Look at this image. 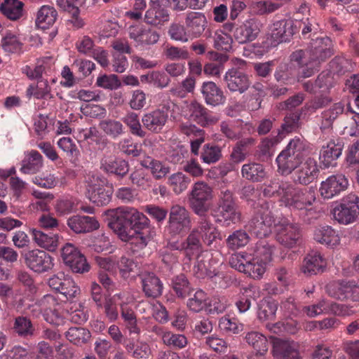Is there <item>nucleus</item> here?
<instances>
[{
    "label": "nucleus",
    "mask_w": 359,
    "mask_h": 359,
    "mask_svg": "<svg viewBox=\"0 0 359 359\" xmlns=\"http://www.w3.org/2000/svg\"><path fill=\"white\" fill-rule=\"evenodd\" d=\"M276 238L282 245L292 248L301 238L299 226H273Z\"/></svg>",
    "instance_id": "obj_24"
},
{
    "label": "nucleus",
    "mask_w": 359,
    "mask_h": 359,
    "mask_svg": "<svg viewBox=\"0 0 359 359\" xmlns=\"http://www.w3.org/2000/svg\"><path fill=\"white\" fill-rule=\"evenodd\" d=\"M213 46L218 50L229 52L232 49L233 39L231 35L222 30L215 32L213 36Z\"/></svg>",
    "instance_id": "obj_54"
},
{
    "label": "nucleus",
    "mask_w": 359,
    "mask_h": 359,
    "mask_svg": "<svg viewBox=\"0 0 359 359\" xmlns=\"http://www.w3.org/2000/svg\"><path fill=\"white\" fill-rule=\"evenodd\" d=\"M101 169L107 173L123 177L128 172V163L116 157H104L101 161Z\"/></svg>",
    "instance_id": "obj_35"
},
{
    "label": "nucleus",
    "mask_w": 359,
    "mask_h": 359,
    "mask_svg": "<svg viewBox=\"0 0 359 359\" xmlns=\"http://www.w3.org/2000/svg\"><path fill=\"white\" fill-rule=\"evenodd\" d=\"M212 254L208 251L201 252L197 255L194 272L198 278H203L205 276L212 278L217 275L215 268L213 266L215 261L212 260Z\"/></svg>",
    "instance_id": "obj_23"
},
{
    "label": "nucleus",
    "mask_w": 359,
    "mask_h": 359,
    "mask_svg": "<svg viewBox=\"0 0 359 359\" xmlns=\"http://www.w3.org/2000/svg\"><path fill=\"white\" fill-rule=\"evenodd\" d=\"M153 331L161 338L163 343L168 346L182 348L187 344V337L183 334H174L161 327H154Z\"/></svg>",
    "instance_id": "obj_38"
},
{
    "label": "nucleus",
    "mask_w": 359,
    "mask_h": 359,
    "mask_svg": "<svg viewBox=\"0 0 359 359\" xmlns=\"http://www.w3.org/2000/svg\"><path fill=\"white\" fill-rule=\"evenodd\" d=\"M141 165L149 169L154 177L156 179H161L169 172V168L168 167L163 165L161 161L149 156L142 161Z\"/></svg>",
    "instance_id": "obj_48"
},
{
    "label": "nucleus",
    "mask_w": 359,
    "mask_h": 359,
    "mask_svg": "<svg viewBox=\"0 0 359 359\" xmlns=\"http://www.w3.org/2000/svg\"><path fill=\"white\" fill-rule=\"evenodd\" d=\"M274 248L266 241H259L253 249H248L246 252H250L256 259L260 260L264 264H268L272 260Z\"/></svg>",
    "instance_id": "obj_42"
},
{
    "label": "nucleus",
    "mask_w": 359,
    "mask_h": 359,
    "mask_svg": "<svg viewBox=\"0 0 359 359\" xmlns=\"http://www.w3.org/2000/svg\"><path fill=\"white\" fill-rule=\"evenodd\" d=\"M183 112L184 117L189 121L195 122L204 128L213 126L219 121V118L215 114L196 100L191 101Z\"/></svg>",
    "instance_id": "obj_9"
},
{
    "label": "nucleus",
    "mask_w": 359,
    "mask_h": 359,
    "mask_svg": "<svg viewBox=\"0 0 359 359\" xmlns=\"http://www.w3.org/2000/svg\"><path fill=\"white\" fill-rule=\"evenodd\" d=\"M207 20L204 14L189 12L185 19V25L191 39L199 37L204 32Z\"/></svg>",
    "instance_id": "obj_30"
},
{
    "label": "nucleus",
    "mask_w": 359,
    "mask_h": 359,
    "mask_svg": "<svg viewBox=\"0 0 359 359\" xmlns=\"http://www.w3.org/2000/svg\"><path fill=\"white\" fill-rule=\"evenodd\" d=\"M273 356L276 359H301L299 345L293 341L278 340L273 346Z\"/></svg>",
    "instance_id": "obj_27"
},
{
    "label": "nucleus",
    "mask_w": 359,
    "mask_h": 359,
    "mask_svg": "<svg viewBox=\"0 0 359 359\" xmlns=\"http://www.w3.org/2000/svg\"><path fill=\"white\" fill-rule=\"evenodd\" d=\"M255 140L252 137L243 139L236 142L231 154V159L235 163L244 161L248 154L247 147L254 144Z\"/></svg>",
    "instance_id": "obj_46"
},
{
    "label": "nucleus",
    "mask_w": 359,
    "mask_h": 359,
    "mask_svg": "<svg viewBox=\"0 0 359 359\" xmlns=\"http://www.w3.org/2000/svg\"><path fill=\"white\" fill-rule=\"evenodd\" d=\"M313 238L318 243L329 247H334L339 244V231L331 226H318L314 231Z\"/></svg>",
    "instance_id": "obj_31"
},
{
    "label": "nucleus",
    "mask_w": 359,
    "mask_h": 359,
    "mask_svg": "<svg viewBox=\"0 0 359 359\" xmlns=\"http://www.w3.org/2000/svg\"><path fill=\"white\" fill-rule=\"evenodd\" d=\"M241 172L243 178L252 182H261L266 177L264 166L254 161L243 165Z\"/></svg>",
    "instance_id": "obj_36"
},
{
    "label": "nucleus",
    "mask_w": 359,
    "mask_h": 359,
    "mask_svg": "<svg viewBox=\"0 0 359 359\" xmlns=\"http://www.w3.org/2000/svg\"><path fill=\"white\" fill-rule=\"evenodd\" d=\"M290 58L291 62L295 63L302 69L298 74V80L309 78L317 72L316 65L310 61L308 49L295 50L290 55Z\"/></svg>",
    "instance_id": "obj_21"
},
{
    "label": "nucleus",
    "mask_w": 359,
    "mask_h": 359,
    "mask_svg": "<svg viewBox=\"0 0 359 359\" xmlns=\"http://www.w3.org/2000/svg\"><path fill=\"white\" fill-rule=\"evenodd\" d=\"M212 189L204 182L194 184L190 197L191 208L198 215L203 214L208 208L213 197Z\"/></svg>",
    "instance_id": "obj_11"
},
{
    "label": "nucleus",
    "mask_w": 359,
    "mask_h": 359,
    "mask_svg": "<svg viewBox=\"0 0 359 359\" xmlns=\"http://www.w3.org/2000/svg\"><path fill=\"white\" fill-rule=\"evenodd\" d=\"M27 266L36 273H44L50 270L53 266V258L43 250L34 249L24 254Z\"/></svg>",
    "instance_id": "obj_12"
},
{
    "label": "nucleus",
    "mask_w": 359,
    "mask_h": 359,
    "mask_svg": "<svg viewBox=\"0 0 359 359\" xmlns=\"http://www.w3.org/2000/svg\"><path fill=\"white\" fill-rule=\"evenodd\" d=\"M117 268L121 277L126 279L130 277L133 273L135 272L137 264L133 259L123 256L117 262Z\"/></svg>",
    "instance_id": "obj_64"
},
{
    "label": "nucleus",
    "mask_w": 359,
    "mask_h": 359,
    "mask_svg": "<svg viewBox=\"0 0 359 359\" xmlns=\"http://www.w3.org/2000/svg\"><path fill=\"white\" fill-rule=\"evenodd\" d=\"M245 341L257 352L256 356L264 359L269 348V342L265 335L258 331H250L245 334Z\"/></svg>",
    "instance_id": "obj_33"
},
{
    "label": "nucleus",
    "mask_w": 359,
    "mask_h": 359,
    "mask_svg": "<svg viewBox=\"0 0 359 359\" xmlns=\"http://www.w3.org/2000/svg\"><path fill=\"white\" fill-rule=\"evenodd\" d=\"M277 309V302L273 300L263 299L258 304L257 317L261 321L273 320Z\"/></svg>",
    "instance_id": "obj_45"
},
{
    "label": "nucleus",
    "mask_w": 359,
    "mask_h": 359,
    "mask_svg": "<svg viewBox=\"0 0 359 359\" xmlns=\"http://www.w3.org/2000/svg\"><path fill=\"white\" fill-rule=\"evenodd\" d=\"M310 61L316 65L317 72L320 65L334 55L333 43L327 36L312 39L308 48Z\"/></svg>",
    "instance_id": "obj_10"
},
{
    "label": "nucleus",
    "mask_w": 359,
    "mask_h": 359,
    "mask_svg": "<svg viewBox=\"0 0 359 359\" xmlns=\"http://www.w3.org/2000/svg\"><path fill=\"white\" fill-rule=\"evenodd\" d=\"M359 198L350 194L343 198L339 205L332 211L334 219L341 224H349L354 222L359 216Z\"/></svg>",
    "instance_id": "obj_6"
},
{
    "label": "nucleus",
    "mask_w": 359,
    "mask_h": 359,
    "mask_svg": "<svg viewBox=\"0 0 359 359\" xmlns=\"http://www.w3.org/2000/svg\"><path fill=\"white\" fill-rule=\"evenodd\" d=\"M280 6L281 4L279 3L272 2L269 0L259 1L252 3L251 10L254 14L262 15L276 11Z\"/></svg>",
    "instance_id": "obj_56"
},
{
    "label": "nucleus",
    "mask_w": 359,
    "mask_h": 359,
    "mask_svg": "<svg viewBox=\"0 0 359 359\" xmlns=\"http://www.w3.org/2000/svg\"><path fill=\"white\" fill-rule=\"evenodd\" d=\"M351 281L337 280L330 282L326 285V292L329 296L338 300L348 299Z\"/></svg>",
    "instance_id": "obj_39"
},
{
    "label": "nucleus",
    "mask_w": 359,
    "mask_h": 359,
    "mask_svg": "<svg viewBox=\"0 0 359 359\" xmlns=\"http://www.w3.org/2000/svg\"><path fill=\"white\" fill-rule=\"evenodd\" d=\"M169 20V9L161 8L149 7L144 18L146 24L159 27L164 25Z\"/></svg>",
    "instance_id": "obj_37"
},
{
    "label": "nucleus",
    "mask_w": 359,
    "mask_h": 359,
    "mask_svg": "<svg viewBox=\"0 0 359 359\" xmlns=\"http://www.w3.org/2000/svg\"><path fill=\"white\" fill-rule=\"evenodd\" d=\"M348 186V180L344 175H334L321 182L320 192L324 198L329 199L345 191Z\"/></svg>",
    "instance_id": "obj_18"
},
{
    "label": "nucleus",
    "mask_w": 359,
    "mask_h": 359,
    "mask_svg": "<svg viewBox=\"0 0 359 359\" xmlns=\"http://www.w3.org/2000/svg\"><path fill=\"white\" fill-rule=\"evenodd\" d=\"M32 236L37 245L50 252L55 251L59 245V236L47 228L42 231L32 229Z\"/></svg>",
    "instance_id": "obj_26"
},
{
    "label": "nucleus",
    "mask_w": 359,
    "mask_h": 359,
    "mask_svg": "<svg viewBox=\"0 0 359 359\" xmlns=\"http://www.w3.org/2000/svg\"><path fill=\"white\" fill-rule=\"evenodd\" d=\"M48 284L53 290L60 292L67 300H72L80 293V288L69 276L60 273L51 276Z\"/></svg>",
    "instance_id": "obj_13"
},
{
    "label": "nucleus",
    "mask_w": 359,
    "mask_h": 359,
    "mask_svg": "<svg viewBox=\"0 0 359 359\" xmlns=\"http://www.w3.org/2000/svg\"><path fill=\"white\" fill-rule=\"evenodd\" d=\"M187 306L191 311L196 313L206 309L208 306V296L206 293L202 290H198L193 297L188 299Z\"/></svg>",
    "instance_id": "obj_49"
},
{
    "label": "nucleus",
    "mask_w": 359,
    "mask_h": 359,
    "mask_svg": "<svg viewBox=\"0 0 359 359\" xmlns=\"http://www.w3.org/2000/svg\"><path fill=\"white\" fill-rule=\"evenodd\" d=\"M245 297H241L236 302V306L241 313H244L250 309L251 303L248 297H250L253 299L259 297V290L255 286H249L245 289Z\"/></svg>",
    "instance_id": "obj_59"
},
{
    "label": "nucleus",
    "mask_w": 359,
    "mask_h": 359,
    "mask_svg": "<svg viewBox=\"0 0 359 359\" xmlns=\"http://www.w3.org/2000/svg\"><path fill=\"white\" fill-rule=\"evenodd\" d=\"M307 149L306 142L300 138L291 140L276 158L278 172L285 176L291 174L302 164Z\"/></svg>",
    "instance_id": "obj_2"
},
{
    "label": "nucleus",
    "mask_w": 359,
    "mask_h": 359,
    "mask_svg": "<svg viewBox=\"0 0 359 359\" xmlns=\"http://www.w3.org/2000/svg\"><path fill=\"white\" fill-rule=\"evenodd\" d=\"M57 17V12L53 6H42L36 13V25L38 27L46 29L53 25Z\"/></svg>",
    "instance_id": "obj_40"
},
{
    "label": "nucleus",
    "mask_w": 359,
    "mask_h": 359,
    "mask_svg": "<svg viewBox=\"0 0 359 359\" xmlns=\"http://www.w3.org/2000/svg\"><path fill=\"white\" fill-rule=\"evenodd\" d=\"M39 306L47 323L55 326L65 323V320L67 318L66 311L63 310V305L53 295H44L39 301Z\"/></svg>",
    "instance_id": "obj_7"
},
{
    "label": "nucleus",
    "mask_w": 359,
    "mask_h": 359,
    "mask_svg": "<svg viewBox=\"0 0 359 359\" xmlns=\"http://www.w3.org/2000/svg\"><path fill=\"white\" fill-rule=\"evenodd\" d=\"M140 276L146 296L156 298L162 294L163 285L158 276L153 273H144Z\"/></svg>",
    "instance_id": "obj_29"
},
{
    "label": "nucleus",
    "mask_w": 359,
    "mask_h": 359,
    "mask_svg": "<svg viewBox=\"0 0 359 359\" xmlns=\"http://www.w3.org/2000/svg\"><path fill=\"white\" fill-rule=\"evenodd\" d=\"M117 236L124 242H130L140 248H144L148 243L147 236L149 226H109Z\"/></svg>",
    "instance_id": "obj_8"
},
{
    "label": "nucleus",
    "mask_w": 359,
    "mask_h": 359,
    "mask_svg": "<svg viewBox=\"0 0 359 359\" xmlns=\"http://www.w3.org/2000/svg\"><path fill=\"white\" fill-rule=\"evenodd\" d=\"M343 145L340 143L330 142L323 146L320 153V160L325 168L335 165V161L341 155Z\"/></svg>",
    "instance_id": "obj_34"
},
{
    "label": "nucleus",
    "mask_w": 359,
    "mask_h": 359,
    "mask_svg": "<svg viewBox=\"0 0 359 359\" xmlns=\"http://www.w3.org/2000/svg\"><path fill=\"white\" fill-rule=\"evenodd\" d=\"M129 37L136 47L144 48L156 43L159 40V33L143 25L130 26L128 30Z\"/></svg>",
    "instance_id": "obj_16"
},
{
    "label": "nucleus",
    "mask_w": 359,
    "mask_h": 359,
    "mask_svg": "<svg viewBox=\"0 0 359 359\" xmlns=\"http://www.w3.org/2000/svg\"><path fill=\"white\" fill-rule=\"evenodd\" d=\"M316 201L315 191L311 188H299L293 184L285 186V196L282 203L285 206L301 212L304 222H311L318 213L310 208Z\"/></svg>",
    "instance_id": "obj_1"
},
{
    "label": "nucleus",
    "mask_w": 359,
    "mask_h": 359,
    "mask_svg": "<svg viewBox=\"0 0 359 359\" xmlns=\"http://www.w3.org/2000/svg\"><path fill=\"white\" fill-rule=\"evenodd\" d=\"M134 308L135 307L121 309V316L130 334H138L140 332V328L137 323Z\"/></svg>",
    "instance_id": "obj_55"
},
{
    "label": "nucleus",
    "mask_w": 359,
    "mask_h": 359,
    "mask_svg": "<svg viewBox=\"0 0 359 359\" xmlns=\"http://www.w3.org/2000/svg\"><path fill=\"white\" fill-rule=\"evenodd\" d=\"M295 22L290 19L276 21L271 27V38L278 43L289 41L297 32Z\"/></svg>",
    "instance_id": "obj_19"
},
{
    "label": "nucleus",
    "mask_w": 359,
    "mask_h": 359,
    "mask_svg": "<svg viewBox=\"0 0 359 359\" xmlns=\"http://www.w3.org/2000/svg\"><path fill=\"white\" fill-rule=\"evenodd\" d=\"M170 104L171 102H168L163 104L161 109H157L145 114L142 118L143 126L151 133H161L168 120V111Z\"/></svg>",
    "instance_id": "obj_15"
},
{
    "label": "nucleus",
    "mask_w": 359,
    "mask_h": 359,
    "mask_svg": "<svg viewBox=\"0 0 359 359\" xmlns=\"http://www.w3.org/2000/svg\"><path fill=\"white\" fill-rule=\"evenodd\" d=\"M201 93L208 105L217 106L224 103L226 97L222 89L212 81H205L201 86Z\"/></svg>",
    "instance_id": "obj_28"
},
{
    "label": "nucleus",
    "mask_w": 359,
    "mask_h": 359,
    "mask_svg": "<svg viewBox=\"0 0 359 359\" xmlns=\"http://www.w3.org/2000/svg\"><path fill=\"white\" fill-rule=\"evenodd\" d=\"M66 337L70 342L81 345L90 338V333L83 327H72L67 332Z\"/></svg>",
    "instance_id": "obj_53"
},
{
    "label": "nucleus",
    "mask_w": 359,
    "mask_h": 359,
    "mask_svg": "<svg viewBox=\"0 0 359 359\" xmlns=\"http://www.w3.org/2000/svg\"><path fill=\"white\" fill-rule=\"evenodd\" d=\"M319 170L316 161L312 158H308L294 170V182L301 184H309L318 175Z\"/></svg>",
    "instance_id": "obj_22"
},
{
    "label": "nucleus",
    "mask_w": 359,
    "mask_h": 359,
    "mask_svg": "<svg viewBox=\"0 0 359 359\" xmlns=\"http://www.w3.org/2000/svg\"><path fill=\"white\" fill-rule=\"evenodd\" d=\"M130 179L133 184L143 190H147L151 186V178L145 172L143 168L133 171L130 175Z\"/></svg>",
    "instance_id": "obj_58"
},
{
    "label": "nucleus",
    "mask_w": 359,
    "mask_h": 359,
    "mask_svg": "<svg viewBox=\"0 0 359 359\" xmlns=\"http://www.w3.org/2000/svg\"><path fill=\"white\" fill-rule=\"evenodd\" d=\"M259 32V22L255 18H250L236 28L233 36L239 43H245L255 40Z\"/></svg>",
    "instance_id": "obj_20"
},
{
    "label": "nucleus",
    "mask_w": 359,
    "mask_h": 359,
    "mask_svg": "<svg viewBox=\"0 0 359 359\" xmlns=\"http://www.w3.org/2000/svg\"><path fill=\"white\" fill-rule=\"evenodd\" d=\"M222 156L220 147L208 143L203 145L200 157L203 163L212 164L218 162Z\"/></svg>",
    "instance_id": "obj_47"
},
{
    "label": "nucleus",
    "mask_w": 359,
    "mask_h": 359,
    "mask_svg": "<svg viewBox=\"0 0 359 359\" xmlns=\"http://www.w3.org/2000/svg\"><path fill=\"white\" fill-rule=\"evenodd\" d=\"M230 266L236 271L254 278L260 279L266 271L267 265L255 259L250 252L233 254L229 259Z\"/></svg>",
    "instance_id": "obj_3"
},
{
    "label": "nucleus",
    "mask_w": 359,
    "mask_h": 359,
    "mask_svg": "<svg viewBox=\"0 0 359 359\" xmlns=\"http://www.w3.org/2000/svg\"><path fill=\"white\" fill-rule=\"evenodd\" d=\"M43 165V156L41 154L36 150H31L22 161L20 171L25 175H33L39 172Z\"/></svg>",
    "instance_id": "obj_32"
},
{
    "label": "nucleus",
    "mask_w": 359,
    "mask_h": 359,
    "mask_svg": "<svg viewBox=\"0 0 359 359\" xmlns=\"http://www.w3.org/2000/svg\"><path fill=\"white\" fill-rule=\"evenodd\" d=\"M103 217L107 224H147L149 221L142 212L132 207L109 209Z\"/></svg>",
    "instance_id": "obj_5"
},
{
    "label": "nucleus",
    "mask_w": 359,
    "mask_h": 359,
    "mask_svg": "<svg viewBox=\"0 0 359 359\" xmlns=\"http://www.w3.org/2000/svg\"><path fill=\"white\" fill-rule=\"evenodd\" d=\"M224 81L227 88L233 93L243 94L250 86L248 75L241 67H232L225 74Z\"/></svg>",
    "instance_id": "obj_17"
},
{
    "label": "nucleus",
    "mask_w": 359,
    "mask_h": 359,
    "mask_svg": "<svg viewBox=\"0 0 359 359\" xmlns=\"http://www.w3.org/2000/svg\"><path fill=\"white\" fill-rule=\"evenodd\" d=\"M329 301L322 299L316 304L304 306L302 311L309 318H315L320 314H328Z\"/></svg>",
    "instance_id": "obj_57"
},
{
    "label": "nucleus",
    "mask_w": 359,
    "mask_h": 359,
    "mask_svg": "<svg viewBox=\"0 0 359 359\" xmlns=\"http://www.w3.org/2000/svg\"><path fill=\"white\" fill-rule=\"evenodd\" d=\"M100 129L109 137L116 139L125 133V128L119 121L107 118L100 123Z\"/></svg>",
    "instance_id": "obj_44"
},
{
    "label": "nucleus",
    "mask_w": 359,
    "mask_h": 359,
    "mask_svg": "<svg viewBox=\"0 0 359 359\" xmlns=\"http://www.w3.org/2000/svg\"><path fill=\"white\" fill-rule=\"evenodd\" d=\"M93 180L88 182L87 197L97 206L108 204L111 199L112 187L105 185L103 181L99 180L98 177H93Z\"/></svg>",
    "instance_id": "obj_14"
},
{
    "label": "nucleus",
    "mask_w": 359,
    "mask_h": 359,
    "mask_svg": "<svg viewBox=\"0 0 359 359\" xmlns=\"http://www.w3.org/2000/svg\"><path fill=\"white\" fill-rule=\"evenodd\" d=\"M172 288L177 297L184 298L189 294L191 287L184 275L180 274L172 280Z\"/></svg>",
    "instance_id": "obj_63"
},
{
    "label": "nucleus",
    "mask_w": 359,
    "mask_h": 359,
    "mask_svg": "<svg viewBox=\"0 0 359 359\" xmlns=\"http://www.w3.org/2000/svg\"><path fill=\"white\" fill-rule=\"evenodd\" d=\"M326 266L327 262L321 254L312 251L304 258L301 269L305 275L312 276L323 272Z\"/></svg>",
    "instance_id": "obj_25"
},
{
    "label": "nucleus",
    "mask_w": 359,
    "mask_h": 359,
    "mask_svg": "<svg viewBox=\"0 0 359 359\" xmlns=\"http://www.w3.org/2000/svg\"><path fill=\"white\" fill-rule=\"evenodd\" d=\"M51 88L46 79L38 81L36 84H30L26 90V96L28 98L34 97L36 99H51L53 97L50 93Z\"/></svg>",
    "instance_id": "obj_41"
},
{
    "label": "nucleus",
    "mask_w": 359,
    "mask_h": 359,
    "mask_svg": "<svg viewBox=\"0 0 359 359\" xmlns=\"http://www.w3.org/2000/svg\"><path fill=\"white\" fill-rule=\"evenodd\" d=\"M123 122L129 128L130 132L137 137H144L146 132L142 128L139 116L135 112L126 114L122 118Z\"/></svg>",
    "instance_id": "obj_51"
},
{
    "label": "nucleus",
    "mask_w": 359,
    "mask_h": 359,
    "mask_svg": "<svg viewBox=\"0 0 359 359\" xmlns=\"http://www.w3.org/2000/svg\"><path fill=\"white\" fill-rule=\"evenodd\" d=\"M23 6L19 0H4L0 6V11L8 19L17 20L23 15Z\"/></svg>",
    "instance_id": "obj_43"
},
{
    "label": "nucleus",
    "mask_w": 359,
    "mask_h": 359,
    "mask_svg": "<svg viewBox=\"0 0 359 359\" xmlns=\"http://www.w3.org/2000/svg\"><path fill=\"white\" fill-rule=\"evenodd\" d=\"M169 222L171 224H189L191 222L189 212L182 206L173 205L170 211Z\"/></svg>",
    "instance_id": "obj_50"
},
{
    "label": "nucleus",
    "mask_w": 359,
    "mask_h": 359,
    "mask_svg": "<svg viewBox=\"0 0 359 359\" xmlns=\"http://www.w3.org/2000/svg\"><path fill=\"white\" fill-rule=\"evenodd\" d=\"M219 204L222 208L219 213L212 215L213 220L209 219L208 222H224L226 224L231 223L236 224L242 222L241 212L236 208L235 198L232 191L227 189H222L219 195Z\"/></svg>",
    "instance_id": "obj_4"
},
{
    "label": "nucleus",
    "mask_w": 359,
    "mask_h": 359,
    "mask_svg": "<svg viewBox=\"0 0 359 359\" xmlns=\"http://www.w3.org/2000/svg\"><path fill=\"white\" fill-rule=\"evenodd\" d=\"M13 328L19 336L24 337L33 335L34 331L32 322L26 317L16 318Z\"/></svg>",
    "instance_id": "obj_60"
},
{
    "label": "nucleus",
    "mask_w": 359,
    "mask_h": 359,
    "mask_svg": "<svg viewBox=\"0 0 359 359\" xmlns=\"http://www.w3.org/2000/svg\"><path fill=\"white\" fill-rule=\"evenodd\" d=\"M78 203L79 201L76 198L65 196L57 201L55 209L59 215H66L76 208Z\"/></svg>",
    "instance_id": "obj_61"
},
{
    "label": "nucleus",
    "mask_w": 359,
    "mask_h": 359,
    "mask_svg": "<svg viewBox=\"0 0 359 359\" xmlns=\"http://www.w3.org/2000/svg\"><path fill=\"white\" fill-rule=\"evenodd\" d=\"M190 182V177L182 172L175 173L168 179V183L176 194H180L186 190Z\"/></svg>",
    "instance_id": "obj_52"
},
{
    "label": "nucleus",
    "mask_w": 359,
    "mask_h": 359,
    "mask_svg": "<svg viewBox=\"0 0 359 359\" xmlns=\"http://www.w3.org/2000/svg\"><path fill=\"white\" fill-rule=\"evenodd\" d=\"M249 240L250 237L245 231L238 230L229 235L226 241L229 248L237 249L247 245Z\"/></svg>",
    "instance_id": "obj_62"
}]
</instances>
